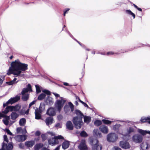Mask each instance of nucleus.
Instances as JSON below:
<instances>
[{"mask_svg":"<svg viewBox=\"0 0 150 150\" xmlns=\"http://www.w3.org/2000/svg\"><path fill=\"white\" fill-rule=\"evenodd\" d=\"M11 67H10L7 74L10 75L11 74L16 76L22 77L24 74H21L22 71H25L28 69L27 64H22L18 59L12 62L11 64Z\"/></svg>","mask_w":150,"mask_h":150,"instance_id":"obj_1","label":"nucleus"},{"mask_svg":"<svg viewBox=\"0 0 150 150\" xmlns=\"http://www.w3.org/2000/svg\"><path fill=\"white\" fill-rule=\"evenodd\" d=\"M75 112L77 116L73 117L72 122L76 128L80 129L83 124L82 118L83 115L79 110H76Z\"/></svg>","mask_w":150,"mask_h":150,"instance_id":"obj_2","label":"nucleus"},{"mask_svg":"<svg viewBox=\"0 0 150 150\" xmlns=\"http://www.w3.org/2000/svg\"><path fill=\"white\" fill-rule=\"evenodd\" d=\"M98 141L96 139L91 138L90 139V143L92 145L93 150H101L102 146L98 144Z\"/></svg>","mask_w":150,"mask_h":150,"instance_id":"obj_3","label":"nucleus"},{"mask_svg":"<svg viewBox=\"0 0 150 150\" xmlns=\"http://www.w3.org/2000/svg\"><path fill=\"white\" fill-rule=\"evenodd\" d=\"M65 102V100L62 97H61V99L60 100H57L55 102L54 104V106L58 111L60 112L63 107L64 104Z\"/></svg>","mask_w":150,"mask_h":150,"instance_id":"obj_4","label":"nucleus"},{"mask_svg":"<svg viewBox=\"0 0 150 150\" xmlns=\"http://www.w3.org/2000/svg\"><path fill=\"white\" fill-rule=\"evenodd\" d=\"M20 96L18 95H17L13 98H11L6 103H4L3 107H5L9 104H12L17 102L20 100Z\"/></svg>","mask_w":150,"mask_h":150,"instance_id":"obj_5","label":"nucleus"},{"mask_svg":"<svg viewBox=\"0 0 150 150\" xmlns=\"http://www.w3.org/2000/svg\"><path fill=\"white\" fill-rule=\"evenodd\" d=\"M117 139V135L115 133L109 134L107 136V140L110 142H114Z\"/></svg>","mask_w":150,"mask_h":150,"instance_id":"obj_6","label":"nucleus"},{"mask_svg":"<svg viewBox=\"0 0 150 150\" xmlns=\"http://www.w3.org/2000/svg\"><path fill=\"white\" fill-rule=\"evenodd\" d=\"M132 139L133 141L135 143H139L142 142L143 140V137L141 135L136 134L133 136Z\"/></svg>","mask_w":150,"mask_h":150,"instance_id":"obj_7","label":"nucleus"},{"mask_svg":"<svg viewBox=\"0 0 150 150\" xmlns=\"http://www.w3.org/2000/svg\"><path fill=\"white\" fill-rule=\"evenodd\" d=\"M120 146L122 148L125 149H129L130 147V145L128 142L125 141H120Z\"/></svg>","mask_w":150,"mask_h":150,"instance_id":"obj_8","label":"nucleus"},{"mask_svg":"<svg viewBox=\"0 0 150 150\" xmlns=\"http://www.w3.org/2000/svg\"><path fill=\"white\" fill-rule=\"evenodd\" d=\"M78 147L80 150H87V147L86 145V142L85 140H82L81 143L78 146Z\"/></svg>","mask_w":150,"mask_h":150,"instance_id":"obj_9","label":"nucleus"},{"mask_svg":"<svg viewBox=\"0 0 150 150\" xmlns=\"http://www.w3.org/2000/svg\"><path fill=\"white\" fill-rule=\"evenodd\" d=\"M2 150L5 149L6 150H12L13 148V145L10 144H7L3 142L2 145Z\"/></svg>","mask_w":150,"mask_h":150,"instance_id":"obj_10","label":"nucleus"},{"mask_svg":"<svg viewBox=\"0 0 150 150\" xmlns=\"http://www.w3.org/2000/svg\"><path fill=\"white\" fill-rule=\"evenodd\" d=\"M46 114L50 116H54L56 114L54 108L50 107L48 108L47 110Z\"/></svg>","mask_w":150,"mask_h":150,"instance_id":"obj_11","label":"nucleus"},{"mask_svg":"<svg viewBox=\"0 0 150 150\" xmlns=\"http://www.w3.org/2000/svg\"><path fill=\"white\" fill-rule=\"evenodd\" d=\"M14 138L16 141L21 142L24 141L25 140L26 137L25 135H17L14 137Z\"/></svg>","mask_w":150,"mask_h":150,"instance_id":"obj_12","label":"nucleus"},{"mask_svg":"<svg viewBox=\"0 0 150 150\" xmlns=\"http://www.w3.org/2000/svg\"><path fill=\"white\" fill-rule=\"evenodd\" d=\"M31 86V85L28 84L27 86V87L24 88L22 90L21 93L22 95H24L26 93L28 92V91H32Z\"/></svg>","mask_w":150,"mask_h":150,"instance_id":"obj_13","label":"nucleus"},{"mask_svg":"<svg viewBox=\"0 0 150 150\" xmlns=\"http://www.w3.org/2000/svg\"><path fill=\"white\" fill-rule=\"evenodd\" d=\"M48 142L49 144L53 146L57 144L58 143V141L55 139L54 137L53 138L52 137L49 139Z\"/></svg>","mask_w":150,"mask_h":150,"instance_id":"obj_14","label":"nucleus"},{"mask_svg":"<svg viewBox=\"0 0 150 150\" xmlns=\"http://www.w3.org/2000/svg\"><path fill=\"white\" fill-rule=\"evenodd\" d=\"M100 131L103 133L107 134L108 132V129L107 126L105 125H101L99 128Z\"/></svg>","mask_w":150,"mask_h":150,"instance_id":"obj_15","label":"nucleus"},{"mask_svg":"<svg viewBox=\"0 0 150 150\" xmlns=\"http://www.w3.org/2000/svg\"><path fill=\"white\" fill-rule=\"evenodd\" d=\"M45 102L47 105H52L54 103L53 99L51 97L48 96L45 101Z\"/></svg>","mask_w":150,"mask_h":150,"instance_id":"obj_16","label":"nucleus"},{"mask_svg":"<svg viewBox=\"0 0 150 150\" xmlns=\"http://www.w3.org/2000/svg\"><path fill=\"white\" fill-rule=\"evenodd\" d=\"M149 147V145L146 142H143L141 145V147L143 150L147 149Z\"/></svg>","mask_w":150,"mask_h":150,"instance_id":"obj_17","label":"nucleus"},{"mask_svg":"<svg viewBox=\"0 0 150 150\" xmlns=\"http://www.w3.org/2000/svg\"><path fill=\"white\" fill-rule=\"evenodd\" d=\"M66 126L67 128L69 130H71L73 129L74 126L72 122L70 121L67 122Z\"/></svg>","mask_w":150,"mask_h":150,"instance_id":"obj_18","label":"nucleus"},{"mask_svg":"<svg viewBox=\"0 0 150 150\" xmlns=\"http://www.w3.org/2000/svg\"><path fill=\"white\" fill-rule=\"evenodd\" d=\"M35 144V141L32 140L25 142V144L27 147H31L34 145Z\"/></svg>","mask_w":150,"mask_h":150,"instance_id":"obj_19","label":"nucleus"},{"mask_svg":"<svg viewBox=\"0 0 150 150\" xmlns=\"http://www.w3.org/2000/svg\"><path fill=\"white\" fill-rule=\"evenodd\" d=\"M11 111H14L18 112L21 108V106L19 105H17L15 106H11Z\"/></svg>","mask_w":150,"mask_h":150,"instance_id":"obj_20","label":"nucleus"},{"mask_svg":"<svg viewBox=\"0 0 150 150\" xmlns=\"http://www.w3.org/2000/svg\"><path fill=\"white\" fill-rule=\"evenodd\" d=\"M53 119L51 117H48L46 118L45 120V122L47 125H49L50 124L53 123Z\"/></svg>","mask_w":150,"mask_h":150,"instance_id":"obj_21","label":"nucleus"},{"mask_svg":"<svg viewBox=\"0 0 150 150\" xmlns=\"http://www.w3.org/2000/svg\"><path fill=\"white\" fill-rule=\"evenodd\" d=\"M62 146L63 149H66L69 146V143L68 141H65L62 143Z\"/></svg>","mask_w":150,"mask_h":150,"instance_id":"obj_22","label":"nucleus"},{"mask_svg":"<svg viewBox=\"0 0 150 150\" xmlns=\"http://www.w3.org/2000/svg\"><path fill=\"white\" fill-rule=\"evenodd\" d=\"M19 115L15 112H13L11 115V119L13 120H16L18 117Z\"/></svg>","mask_w":150,"mask_h":150,"instance_id":"obj_23","label":"nucleus"},{"mask_svg":"<svg viewBox=\"0 0 150 150\" xmlns=\"http://www.w3.org/2000/svg\"><path fill=\"white\" fill-rule=\"evenodd\" d=\"M39 111H37V110H35V119H40L41 118V115L40 114V113Z\"/></svg>","mask_w":150,"mask_h":150,"instance_id":"obj_24","label":"nucleus"},{"mask_svg":"<svg viewBox=\"0 0 150 150\" xmlns=\"http://www.w3.org/2000/svg\"><path fill=\"white\" fill-rule=\"evenodd\" d=\"M84 119V122L87 124L91 120V118L89 116H83Z\"/></svg>","mask_w":150,"mask_h":150,"instance_id":"obj_25","label":"nucleus"},{"mask_svg":"<svg viewBox=\"0 0 150 150\" xmlns=\"http://www.w3.org/2000/svg\"><path fill=\"white\" fill-rule=\"evenodd\" d=\"M11 106H7L5 108V110L3 111L2 112L5 114L8 113L9 111H11Z\"/></svg>","mask_w":150,"mask_h":150,"instance_id":"obj_26","label":"nucleus"},{"mask_svg":"<svg viewBox=\"0 0 150 150\" xmlns=\"http://www.w3.org/2000/svg\"><path fill=\"white\" fill-rule=\"evenodd\" d=\"M16 78H15L12 81H11L9 82H6V83L9 85H13V84H14L15 83H16L18 82V81H16Z\"/></svg>","mask_w":150,"mask_h":150,"instance_id":"obj_27","label":"nucleus"},{"mask_svg":"<svg viewBox=\"0 0 150 150\" xmlns=\"http://www.w3.org/2000/svg\"><path fill=\"white\" fill-rule=\"evenodd\" d=\"M138 132L143 135H146V134H149V131L147 132L146 130H144L142 129H139Z\"/></svg>","mask_w":150,"mask_h":150,"instance_id":"obj_28","label":"nucleus"},{"mask_svg":"<svg viewBox=\"0 0 150 150\" xmlns=\"http://www.w3.org/2000/svg\"><path fill=\"white\" fill-rule=\"evenodd\" d=\"M26 122V120L25 118H22L21 119L19 122V124L20 125L23 126L24 125Z\"/></svg>","mask_w":150,"mask_h":150,"instance_id":"obj_29","label":"nucleus"},{"mask_svg":"<svg viewBox=\"0 0 150 150\" xmlns=\"http://www.w3.org/2000/svg\"><path fill=\"white\" fill-rule=\"evenodd\" d=\"M42 146V144L40 143L36 144L34 147V150H39Z\"/></svg>","mask_w":150,"mask_h":150,"instance_id":"obj_30","label":"nucleus"},{"mask_svg":"<svg viewBox=\"0 0 150 150\" xmlns=\"http://www.w3.org/2000/svg\"><path fill=\"white\" fill-rule=\"evenodd\" d=\"M45 105L40 104L39 110H37V111H39L40 112H41L45 110Z\"/></svg>","mask_w":150,"mask_h":150,"instance_id":"obj_31","label":"nucleus"},{"mask_svg":"<svg viewBox=\"0 0 150 150\" xmlns=\"http://www.w3.org/2000/svg\"><path fill=\"white\" fill-rule=\"evenodd\" d=\"M9 116H7L6 118L3 119V121L4 123L6 125H8L9 123L8 120H9Z\"/></svg>","mask_w":150,"mask_h":150,"instance_id":"obj_32","label":"nucleus"},{"mask_svg":"<svg viewBox=\"0 0 150 150\" xmlns=\"http://www.w3.org/2000/svg\"><path fill=\"white\" fill-rule=\"evenodd\" d=\"M29 98V95L28 94H24L23 95L22 100L24 101H27Z\"/></svg>","mask_w":150,"mask_h":150,"instance_id":"obj_33","label":"nucleus"},{"mask_svg":"<svg viewBox=\"0 0 150 150\" xmlns=\"http://www.w3.org/2000/svg\"><path fill=\"white\" fill-rule=\"evenodd\" d=\"M46 96V95L45 93H42L38 96V99L40 100H43Z\"/></svg>","mask_w":150,"mask_h":150,"instance_id":"obj_34","label":"nucleus"},{"mask_svg":"<svg viewBox=\"0 0 150 150\" xmlns=\"http://www.w3.org/2000/svg\"><path fill=\"white\" fill-rule=\"evenodd\" d=\"M126 12L127 13H128L133 17V18H134L135 17V15L130 10H127L126 11Z\"/></svg>","mask_w":150,"mask_h":150,"instance_id":"obj_35","label":"nucleus"},{"mask_svg":"<svg viewBox=\"0 0 150 150\" xmlns=\"http://www.w3.org/2000/svg\"><path fill=\"white\" fill-rule=\"evenodd\" d=\"M81 136L83 137H86L88 136L87 133L84 131H82L80 134Z\"/></svg>","mask_w":150,"mask_h":150,"instance_id":"obj_36","label":"nucleus"},{"mask_svg":"<svg viewBox=\"0 0 150 150\" xmlns=\"http://www.w3.org/2000/svg\"><path fill=\"white\" fill-rule=\"evenodd\" d=\"M94 124L95 125L98 126L101 124L102 122L101 121L97 120L94 122Z\"/></svg>","mask_w":150,"mask_h":150,"instance_id":"obj_37","label":"nucleus"},{"mask_svg":"<svg viewBox=\"0 0 150 150\" xmlns=\"http://www.w3.org/2000/svg\"><path fill=\"white\" fill-rule=\"evenodd\" d=\"M35 87L36 89V93H38L40 92L41 90H40V87L39 86L37 85H35Z\"/></svg>","mask_w":150,"mask_h":150,"instance_id":"obj_38","label":"nucleus"},{"mask_svg":"<svg viewBox=\"0 0 150 150\" xmlns=\"http://www.w3.org/2000/svg\"><path fill=\"white\" fill-rule=\"evenodd\" d=\"M102 121L104 124H110L112 122L111 121L103 119L102 120Z\"/></svg>","mask_w":150,"mask_h":150,"instance_id":"obj_39","label":"nucleus"},{"mask_svg":"<svg viewBox=\"0 0 150 150\" xmlns=\"http://www.w3.org/2000/svg\"><path fill=\"white\" fill-rule=\"evenodd\" d=\"M42 92L45 93L46 94L48 95H51V93L50 91L47 90H45L42 91Z\"/></svg>","mask_w":150,"mask_h":150,"instance_id":"obj_40","label":"nucleus"},{"mask_svg":"<svg viewBox=\"0 0 150 150\" xmlns=\"http://www.w3.org/2000/svg\"><path fill=\"white\" fill-rule=\"evenodd\" d=\"M4 76H0V85H1L3 83V81L4 80Z\"/></svg>","mask_w":150,"mask_h":150,"instance_id":"obj_41","label":"nucleus"},{"mask_svg":"<svg viewBox=\"0 0 150 150\" xmlns=\"http://www.w3.org/2000/svg\"><path fill=\"white\" fill-rule=\"evenodd\" d=\"M55 138L58 140V139H64L63 137L61 135H59L57 136H55Z\"/></svg>","mask_w":150,"mask_h":150,"instance_id":"obj_42","label":"nucleus"},{"mask_svg":"<svg viewBox=\"0 0 150 150\" xmlns=\"http://www.w3.org/2000/svg\"><path fill=\"white\" fill-rule=\"evenodd\" d=\"M25 110L22 109L19 111L18 112L21 115H24L25 114Z\"/></svg>","mask_w":150,"mask_h":150,"instance_id":"obj_43","label":"nucleus"},{"mask_svg":"<svg viewBox=\"0 0 150 150\" xmlns=\"http://www.w3.org/2000/svg\"><path fill=\"white\" fill-rule=\"evenodd\" d=\"M141 121L142 122H144L147 121V117L145 118H142Z\"/></svg>","mask_w":150,"mask_h":150,"instance_id":"obj_44","label":"nucleus"},{"mask_svg":"<svg viewBox=\"0 0 150 150\" xmlns=\"http://www.w3.org/2000/svg\"><path fill=\"white\" fill-rule=\"evenodd\" d=\"M22 130V128L21 127H19L16 129L17 133L18 134Z\"/></svg>","mask_w":150,"mask_h":150,"instance_id":"obj_45","label":"nucleus"},{"mask_svg":"<svg viewBox=\"0 0 150 150\" xmlns=\"http://www.w3.org/2000/svg\"><path fill=\"white\" fill-rule=\"evenodd\" d=\"M4 141L6 142H8V140L7 138V136L6 135H4Z\"/></svg>","mask_w":150,"mask_h":150,"instance_id":"obj_46","label":"nucleus"},{"mask_svg":"<svg viewBox=\"0 0 150 150\" xmlns=\"http://www.w3.org/2000/svg\"><path fill=\"white\" fill-rule=\"evenodd\" d=\"M134 129L132 127H130L129 129L128 130V132L129 133L133 132Z\"/></svg>","mask_w":150,"mask_h":150,"instance_id":"obj_47","label":"nucleus"},{"mask_svg":"<svg viewBox=\"0 0 150 150\" xmlns=\"http://www.w3.org/2000/svg\"><path fill=\"white\" fill-rule=\"evenodd\" d=\"M6 132L8 134L10 135H12V133L8 129H6Z\"/></svg>","mask_w":150,"mask_h":150,"instance_id":"obj_48","label":"nucleus"},{"mask_svg":"<svg viewBox=\"0 0 150 150\" xmlns=\"http://www.w3.org/2000/svg\"><path fill=\"white\" fill-rule=\"evenodd\" d=\"M81 103L84 106L86 107H87L88 108H89V107L88 106V105L82 101Z\"/></svg>","mask_w":150,"mask_h":150,"instance_id":"obj_49","label":"nucleus"},{"mask_svg":"<svg viewBox=\"0 0 150 150\" xmlns=\"http://www.w3.org/2000/svg\"><path fill=\"white\" fill-rule=\"evenodd\" d=\"M5 116V115L3 113H2L0 112V119H1V118L2 117H4Z\"/></svg>","mask_w":150,"mask_h":150,"instance_id":"obj_50","label":"nucleus"},{"mask_svg":"<svg viewBox=\"0 0 150 150\" xmlns=\"http://www.w3.org/2000/svg\"><path fill=\"white\" fill-rule=\"evenodd\" d=\"M35 100H34L30 103L29 105V107H30L32 105H34L35 103Z\"/></svg>","mask_w":150,"mask_h":150,"instance_id":"obj_51","label":"nucleus"},{"mask_svg":"<svg viewBox=\"0 0 150 150\" xmlns=\"http://www.w3.org/2000/svg\"><path fill=\"white\" fill-rule=\"evenodd\" d=\"M63 118L62 116L61 115H59L57 116V118L59 120H61Z\"/></svg>","mask_w":150,"mask_h":150,"instance_id":"obj_52","label":"nucleus"},{"mask_svg":"<svg viewBox=\"0 0 150 150\" xmlns=\"http://www.w3.org/2000/svg\"><path fill=\"white\" fill-rule=\"evenodd\" d=\"M75 95V97H76V99L77 100H79V101L81 103V102L82 101V100H81L80 99V98H79V97H78L77 96H76V95Z\"/></svg>","mask_w":150,"mask_h":150,"instance_id":"obj_53","label":"nucleus"},{"mask_svg":"<svg viewBox=\"0 0 150 150\" xmlns=\"http://www.w3.org/2000/svg\"><path fill=\"white\" fill-rule=\"evenodd\" d=\"M41 137L42 139L44 141L46 139V136L42 134L41 135Z\"/></svg>","mask_w":150,"mask_h":150,"instance_id":"obj_54","label":"nucleus"},{"mask_svg":"<svg viewBox=\"0 0 150 150\" xmlns=\"http://www.w3.org/2000/svg\"><path fill=\"white\" fill-rule=\"evenodd\" d=\"M40 134V132L39 131H37L36 132L35 134L36 136H39Z\"/></svg>","mask_w":150,"mask_h":150,"instance_id":"obj_55","label":"nucleus"},{"mask_svg":"<svg viewBox=\"0 0 150 150\" xmlns=\"http://www.w3.org/2000/svg\"><path fill=\"white\" fill-rule=\"evenodd\" d=\"M19 146L21 148H23V146L22 143H20L19 144Z\"/></svg>","mask_w":150,"mask_h":150,"instance_id":"obj_56","label":"nucleus"},{"mask_svg":"<svg viewBox=\"0 0 150 150\" xmlns=\"http://www.w3.org/2000/svg\"><path fill=\"white\" fill-rule=\"evenodd\" d=\"M150 124V117H147V121Z\"/></svg>","mask_w":150,"mask_h":150,"instance_id":"obj_57","label":"nucleus"},{"mask_svg":"<svg viewBox=\"0 0 150 150\" xmlns=\"http://www.w3.org/2000/svg\"><path fill=\"white\" fill-rule=\"evenodd\" d=\"M114 150H121V149L117 147H114Z\"/></svg>","mask_w":150,"mask_h":150,"instance_id":"obj_58","label":"nucleus"},{"mask_svg":"<svg viewBox=\"0 0 150 150\" xmlns=\"http://www.w3.org/2000/svg\"><path fill=\"white\" fill-rule=\"evenodd\" d=\"M69 104L70 108L72 106H74L73 104L70 102L69 103Z\"/></svg>","mask_w":150,"mask_h":150,"instance_id":"obj_59","label":"nucleus"},{"mask_svg":"<svg viewBox=\"0 0 150 150\" xmlns=\"http://www.w3.org/2000/svg\"><path fill=\"white\" fill-rule=\"evenodd\" d=\"M41 150H50L49 149L47 148H45V147H43L42 148Z\"/></svg>","mask_w":150,"mask_h":150,"instance_id":"obj_60","label":"nucleus"},{"mask_svg":"<svg viewBox=\"0 0 150 150\" xmlns=\"http://www.w3.org/2000/svg\"><path fill=\"white\" fill-rule=\"evenodd\" d=\"M54 96L56 97H59V94L56 93H54Z\"/></svg>","mask_w":150,"mask_h":150,"instance_id":"obj_61","label":"nucleus"},{"mask_svg":"<svg viewBox=\"0 0 150 150\" xmlns=\"http://www.w3.org/2000/svg\"><path fill=\"white\" fill-rule=\"evenodd\" d=\"M114 54V53L112 52H107V55H109L110 54Z\"/></svg>","mask_w":150,"mask_h":150,"instance_id":"obj_62","label":"nucleus"},{"mask_svg":"<svg viewBox=\"0 0 150 150\" xmlns=\"http://www.w3.org/2000/svg\"><path fill=\"white\" fill-rule=\"evenodd\" d=\"M60 124L59 123H58L55 126L56 127H58L60 126Z\"/></svg>","mask_w":150,"mask_h":150,"instance_id":"obj_63","label":"nucleus"},{"mask_svg":"<svg viewBox=\"0 0 150 150\" xmlns=\"http://www.w3.org/2000/svg\"><path fill=\"white\" fill-rule=\"evenodd\" d=\"M28 112H29V110H27L25 111V114L27 115L28 114Z\"/></svg>","mask_w":150,"mask_h":150,"instance_id":"obj_64","label":"nucleus"}]
</instances>
